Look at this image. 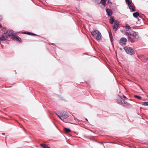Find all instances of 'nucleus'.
<instances>
[{
	"label": "nucleus",
	"mask_w": 148,
	"mask_h": 148,
	"mask_svg": "<svg viewBox=\"0 0 148 148\" xmlns=\"http://www.w3.org/2000/svg\"><path fill=\"white\" fill-rule=\"evenodd\" d=\"M128 5L129 7V8L130 9L132 10L133 11H135V10L134 9L133 6L132 5V3H130V4H128Z\"/></svg>",
	"instance_id": "12"
},
{
	"label": "nucleus",
	"mask_w": 148,
	"mask_h": 148,
	"mask_svg": "<svg viewBox=\"0 0 148 148\" xmlns=\"http://www.w3.org/2000/svg\"><path fill=\"white\" fill-rule=\"evenodd\" d=\"M134 97L135 98H137L138 99H140L141 98V97L140 96L137 95H134Z\"/></svg>",
	"instance_id": "19"
},
{
	"label": "nucleus",
	"mask_w": 148,
	"mask_h": 148,
	"mask_svg": "<svg viewBox=\"0 0 148 148\" xmlns=\"http://www.w3.org/2000/svg\"><path fill=\"white\" fill-rule=\"evenodd\" d=\"M69 117L68 115V114L66 112L64 113L63 112L62 115H61V116H60L61 119L62 120H63V119H65Z\"/></svg>",
	"instance_id": "6"
},
{
	"label": "nucleus",
	"mask_w": 148,
	"mask_h": 148,
	"mask_svg": "<svg viewBox=\"0 0 148 148\" xmlns=\"http://www.w3.org/2000/svg\"><path fill=\"white\" fill-rule=\"evenodd\" d=\"M13 33V31L12 30H7L5 33L3 34L0 37V41L7 40L8 38L12 35Z\"/></svg>",
	"instance_id": "1"
},
{
	"label": "nucleus",
	"mask_w": 148,
	"mask_h": 148,
	"mask_svg": "<svg viewBox=\"0 0 148 148\" xmlns=\"http://www.w3.org/2000/svg\"><path fill=\"white\" fill-rule=\"evenodd\" d=\"M145 58H146V59H147V58L146 57H145Z\"/></svg>",
	"instance_id": "30"
},
{
	"label": "nucleus",
	"mask_w": 148,
	"mask_h": 148,
	"mask_svg": "<svg viewBox=\"0 0 148 148\" xmlns=\"http://www.w3.org/2000/svg\"><path fill=\"white\" fill-rule=\"evenodd\" d=\"M139 38L138 34L134 32H131L128 37V40L132 42H134L133 40Z\"/></svg>",
	"instance_id": "2"
},
{
	"label": "nucleus",
	"mask_w": 148,
	"mask_h": 148,
	"mask_svg": "<svg viewBox=\"0 0 148 148\" xmlns=\"http://www.w3.org/2000/svg\"><path fill=\"white\" fill-rule=\"evenodd\" d=\"M1 16H0V20H1Z\"/></svg>",
	"instance_id": "28"
},
{
	"label": "nucleus",
	"mask_w": 148,
	"mask_h": 148,
	"mask_svg": "<svg viewBox=\"0 0 148 148\" xmlns=\"http://www.w3.org/2000/svg\"><path fill=\"white\" fill-rule=\"evenodd\" d=\"M106 1L105 0H101V3L103 5H106Z\"/></svg>",
	"instance_id": "18"
},
{
	"label": "nucleus",
	"mask_w": 148,
	"mask_h": 148,
	"mask_svg": "<svg viewBox=\"0 0 148 148\" xmlns=\"http://www.w3.org/2000/svg\"><path fill=\"white\" fill-rule=\"evenodd\" d=\"M127 41V39L125 38H121L120 42L121 43H122L123 45H125L126 44V42Z\"/></svg>",
	"instance_id": "8"
},
{
	"label": "nucleus",
	"mask_w": 148,
	"mask_h": 148,
	"mask_svg": "<svg viewBox=\"0 0 148 148\" xmlns=\"http://www.w3.org/2000/svg\"><path fill=\"white\" fill-rule=\"evenodd\" d=\"M125 2L127 3L128 5L130 4V3H131L132 2L130 1V0H125Z\"/></svg>",
	"instance_id": "24"
},
{
	"label": "nucleus",
	"mask_w": 148,
	"mask_h": 148,
	"mask_svg": "<svg viewBox=\"0 0 148 148\" xmlns=\"http://www.w3.org/2000/svg\"><path fill=\"white\" fill-rule=\"evenodd\" d=\"M119 25V22L116 21H114V26L113 27V29L114 31H116L117 30V29L118 28Z\"/></svg>",
	"instance_id": "5"
},
{
	"label": "nucleus",
	"mask_w": 148,
	"mask_h": 148,
	"mask_svg": "<svg viewBox=\"0 0 148 148\" xmlns=\"http://www.w3.org/2000/svg\"><path fill=\"white\" fill-rule=\"evenodd\" d=\"M123 97L124 98H125V99H126V98H126V96H125V95H123Z\"/></svg>",
	"instance_id": "27"
},
{
	"label": "nucleus",
	"mask_w": 148,
	"mask_h": 148,
	"mask_svg": "<svg viewBox=\"0 0 148 148\" xmlns=\"http://www.w3.org/2000/svg\"><path fill=\"white\" fill-rule=\"evenodd\" d=\"M133 15L134 17L137 18L138 16H139V14L138 12H136L133 13Z\"/></svg>",
	"instance_id": "16"
},
{
	"label": "nucleus",
	"mask_w": 148,
	"mask_h": 148,
	"mask_svg": "<svg viewBox=\"0 0 148 148\" xmlns=\"http://www.w3.org/2000/svg\"><path fill=\"white\" fill-rule=\"evenodd\" d=\"M56 114L57 115V116L61 119V117H60V116H61V115H59V114H58L57 113H56Z\"/></svg>",
	"instance_id": "25"
},
{
	"label": "nucleus",
	"mask_w": 148,
	"mask_h": 148,
	"mask_svg": "<svg viewBox=\"0 0 148 148\" xmlns=\"http://www.w3.org/2000/svg\"><path fill=\"white\" fill-rule=\"evenodd\" d=\"M106 12L108 15L109 16H111L112 14V12L110 9H107L106 10Z\"/></svg>",
	"instance_id": "10"
},
{
	"label": "nucleus",
	"mask_w": 148,
	"mask_h": 148,
	"mask_svg": "<svg viewBox=\"0 0 148 148\" xmlns=\"http://www.w3.org/2000/svg\"><path fill=\"white\" fill-rule=\"evenodd\" d=\"M21 125V126H22V127H23V125Z\"/></svg>",
	"instance_id": "29"
},
{
	"label": "nucleus",
	"mask_w": 148,
	"mask_h": 148,
	"mask_svg": "<svg viewBox=\"0 0 148 148\" xmlns=\"http://www.w3.org/2000/svg\"><path fill=\"white\" fill-rule=\"evenodd\" d=\"M125 27L128 29H129L131 28V27L128 24H127L126 25Z\"/></svg>",
	"instance_id": "23"
},
{
	"label": "nucleus",
	"mask_w": 148,
	"mask_h": 148,
	"mask_svg": "<svg viewBox=\"0 0 148 148\" xmlns=\"http://www.w3.org/2000/svg\"><path fill=\"white\" fill-rule=\"evenodd\" d=\"M111 41L113 40V38L111 34L109 33Z\"/></svg>",
	"instance_id": "20"
},
{
	"label": "nucleus",
	"mask_w": 148,
	"mask_h": 148,
	"mask_svg": "<svg viewBox=\"0 0 148 148\" xmlns=\"http://www.w3.org/2000/svg\"><path fill=\"white\" fill-rule=\"evenodd\" d=\"M124 49L128 54L134 55L135 53L133 49L130 47H125L124 48Z\"/></svg>",
	"instance_id": "4"
},
{
	"label": "nucleus",
	"mask_w": 148,
	"mask_h": 148,
	"mask_svg": "<svg viewBox=\"0 0 148 148\" xmlns=\"http://www.w3.org/2000/svg\"><path fill=\"white\" fill-rule=\"evenodd\" d=\"M13 39H15L17 41H18L20 42H22L21 38L16 35H14L13 37Z\"/></svg>",
	"instance_id": "7"
},
{
	"label": "nucleus",
	"mask_w": 148,
	"mask_h": 148,
	"mask_svg": "<svg viewBox=\"0 0 148 148\" xmlns=\"http://www.w3.org/2000/svg\"><path fill=\"white\" fill-rule=\"evenodd\" d=\"M24 33L27 34L31 35L32 36H36V35L34 34L31 33V32H25Z\"/></svg>",
	"instance_id": "15"
},
{
	"label": "nucleus",
	"mask_w": 148,
	"mask_h": 148,
	"mask_svg": "<svg viewBox=\"0 0 148 148\" xmlns=\"http://www.w3.org/2000/svg\"><path fill=\"white\" fill-rule=\"evenodd\" d=\"M108 3H112L110 0H108Z\"/></svg>",
	"instance_id": "26"
},
{
	"label": "nucleus",
	"mask_w": 148,
	"mask_h": 148,
	"mask_svg": "<svg viewBox=\"0 0 148 148\" xmlns=\"http://www.w3.org/2000/svg\"><path fill=\"white\" fill-rule=\"evenodd\" d=\"M40 145L43 148H50L49 147L44 144H40Z\"/></svg>",
	"instance_id": "14"
},
{
	"label": "nucleus",
	"mask_w": 148,
	"mask_h": 148,
	"mask_svg": "<svg viewBox=\"0 0 148 148\" xmlns=\"http://www.w3.org/2000/svg\"><path fill=\"white\" fill-rule=\"evenodd\" d=\"M130 32H128L127 30H126L125 32L126 35H127L128 37L129 35H130Z\"/></svg>",
	"instance_id": "21"
},
{
	"label": "nucleus",
	"mask_w": 148,
	"mask_h": 148,
	"mask_svg": "<svg viewBox=\"0 0 148 148\" xmlns=\"http://www.w3.org/2000/svg\"><path fill=\"white\" fill-rule=\"evenodd\" d=\"M123 104H122L123 106H127L130 105V104L128 103L127 101H123Z\"/></svg>",
	"instance_id": "11"
},
{
	"label": "nucleus",
	"mask_w": 148,
	"mask_h": 148,
	"mask_svg": "<svg viewBox=\"0 0 148 148\" xmlns=\"http://www.w3.org/2000/svg\"><path fill=\"white\" fill-rule=\"evenodd\" d=\"M143 105L145 106H148V102H143Z\"/></svg>",
	"instance_id": "22"
},
{
	"label": "nucleus",
	"mask_w": 148,
	"mask_h": 148,
	"mask_svg": "<svg viewBox=\"0 0 148 148\" xmlns=\"http://www.w3.org/2000/svg\"><path fill=\"white\" fill-rule=\"evenodd\" d=\"M114 17L112 16H111L110 19V23L111 24H112L114 22Z\"/></svg>",
	"instance_id": "13"
},
{
	"label": "nucleus",
	"mask_w": 148,
	"mask_h": 148,
	"mask_svg": "<svg viewBox=\"0 0 148 148\" xmlns=\"http://www.w3.org/2000/svg\"><path fill=\"white\" fill-rule=\"evenodd\" d=\"M92 35L96 37L97 40H100L101 39V33L97 30H94L91 32Z\"/></svg>",
	"instance_id": "3"
},
{
	"label": "nucleus",
	"mask_w": 148,
	"mask_h": 148,
	"mask_svg": "<svg viewBox=\"0 0 148 148\" xmlns=\"http://www.w3.org/2000/svg\"><path fill=\"white\" fill-rule=\"evenodd\" d=\"M64 131L66 133H68L70 132H71V130L70 129L66 128H64Z\"/></svg>",
	"instance_id": "17"
},
{
	"label": "nucleus",
	"mask_w": 148,
	"mask_h": 148,
	"mask_svg": "<svg viewBox=\"0 0 148 148\" xmlns=\"http://www.w3.org/2000/svg\"><path fill=\"white\" fill-rule=\"evenodd\" d=\"M123 99L121 98V97H119V98H118L117 100V103L120 104H121V105H122V104H123Z\"/></svg>",
	"instance_id": "9"
}]
</instances>
